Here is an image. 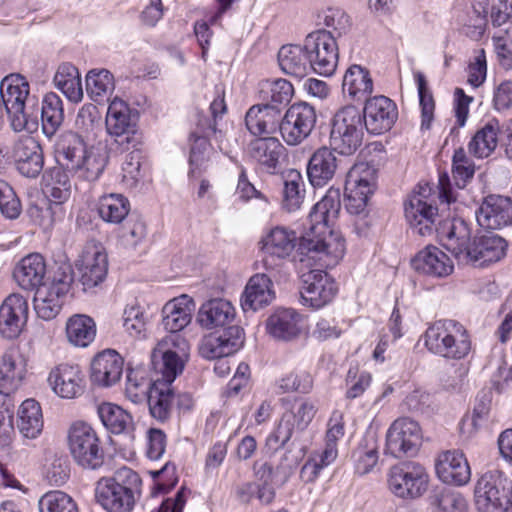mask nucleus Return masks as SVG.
I'll list each match as a JSON object with an SVG mask.
<instances>
[{"instance_id":"obj_22","label":"nucleus","mask_w":512,"mask_h":512,"mask_svg":"<svg viewBox=\"0 0 512 512\" xmlns=\"http://www.w3.org/2000/svg\"><path fill=\"white\" fill-rule=\"evenodd\" d=\"M438 238L442 246L448 250L459 263L466 256L471 244V230L468 224L461 218L445 219L436 228Z\"/></svg>"},{"instance_id":"obj_30","label":"nucleus","mask_w":512,"mask_h":512,"mask_svg":"<svg viewBox=\"0 0 512 512\" xmlns=\"http://www.w3.org/2000/svg\"><path fill=\"white\" fill-rule=\"evenodd\" d=\"M123 358L115 350L98 353L91 363V381L99 387L116 384L123 372Z\"/></svg>"},{"instance_id":"obj_13","label":"nucleus","mask_w":512,"mask_h":512,"mask_svg":"<svg viewBox=\"0 0 512 512\" xmlns=\"http://www.w3.org/2000/svg\"><path fill=\"white\" fill-rule=\"evenodd\" d=\"M429 476L425 468L414 462L392 466L387 473V486L391 494L404 500L421 497L428 488Z\"/></svg>"},{"instance_id":"obj_47","label":"nucleus","mask_w":512,"mask_h":512,"mask_svg":"<svg viewBox=\"0 0 512 512\" xmlns=\"http://www.w3.org/2000/svg\"><path fill=\"white\" fill-rule=\"evenodd\" d=\"M43 192L53 203L62 204L71 194V181L67 170L54 167L43 176Z\"/></svg>"},{"instance_id":"obj_10","label":"nucleus","mask_w":512,"mask_h":512,"mask_svg":"<svg viewBox=\"0 0 512 512\" xmlns=\"http://www.w3.org/2000/svg\"><path fill=\"white\" fill-rule=\"evenodd\" d=\"M67 443L71 456L82 468L96 470L103 465L104 452L100 439L88 423L74 422L68 430Z\"/></svg>"},{"instance_id":"obj_24","label":"nucleus","mask_w":512,"mask_h":512,"mask_svg":"<svg viewBox=\"0 0 512 512\" xmlns=\"http://www.w3.org/2000/svg\"><path fill=\"white\" fill-rule=\"evenodd\" d=\"M29 315V305L22 295L10 294L0 306V334L8 339L20 335Z\"/></svg>"},{"instance_id":"obj_4","label":"nucleus","mask_w":512,"mask_h":512,"mask_svg":"<svg viewBox=\"0 0 512 512\" xmlns=\"http://www.w3.org/2000/svg\"><path fill=\"white\" fill-rule=\"evenodd\" d=\"M424 346L433 355L446 360H462L472 349L471 337L461 323L444 319L432 323L425 331Z\"/></svg>"},{"instance_id":"obj_61","label":"nucleus","mask_w":512,"mask_h":512,"mask_svg":"<svg viewBox=\"0 0 512 512\" xmlns=\"http://www.w3.org/2000/svg\"><path fill=\"white\" fill-rule=\"evenodd\" d=\"M147 317L144 309L138 304L128 305L123 313V327L133 336L140 337L146 331Z\"/></svg>"},{"instance_id":"obj_64","label":"nucleus","mask_w":512,"mask_h":512,"mask_svg":"<svg viewBox=\"0 0 512 512\" xmlns=\"http://www.w3.org/2000/svg\"><path fill=\"white\" fill-rule=\"evenodd\" d=\"M334 461L335 459L324 458V452L321 450L313 451L300 470L301 480L305 483L314 482L320 472Z\"/></svg>"},{"instance_id":"obj_1","label":"nucleus","mask_w":512,"mask_h":512,"mask_svg":"<svg viewBox=\"0 0 512 512\" xmlns=\"http://www.w3.org/2000/svg\"><path fill=\"white\" fill-rule=\"evenodd\" d=\"M340 209V194L329 191L314 205L309 215L310 227L300 238L294 230L284 226L265 231L259 242L264 268L267 271L278 270L292 255L297 242L301 262L326 268L338 264L345 255L346 241L342 233L331 226Z\"/></svg>"},{"instance_id":"obj_59","label":"nucleus","mask_w":512,"mask_h":512,"mask_svg":"<svg viewBox=\"0 0 512 512\" xmlns=\"http://www.w3.org/2000/svg\"><path fill=\"white\" fill-rule=\"evenodd\" d=\"M40 512H79L74 499L60 490L45 493L38 502Z\"/></svg>"},{"instance_id":"obj_16","label":"nucleus","mask_w":512,"mask_h":512,"mask_svg":"<svg viewBox=\"0 0 512 512\" xmlns=\"http://www.w3.org/2000/svg\"><path fill=\"white\" fill-rule=\"evenodd\" d=\"M306 49L309 54L311 71L330 76L338 62V48L335 36L330 31L318 30L306 37Z\"/></svg>"},{"instance_id":"obj_17","label":"nucleus","mask_w":512,"mask_h":512,"mask_svg":"<svg viewBox=\"0 0 512 512\" xmlns=\"http://www.w3.org/2000/svg\"><path fill=\"white\" fill-rule=\"evenodd\" d=\"M431 188L428 185L419 186L404 204L405 218L410 226L422 236L433 232L438 209L430 199Z\"/></svg>"},{"instance_id":"obj_60","label":"nucleus","mask_w":512,"mask_h":512,"mask_svg":"<svg viewBox=\"0 0 512 512\" xmlns=\"http://www.w3.org/2000/svg\"><path fill=\"white\" fill-rule=\"evenodd\" d=\"M414 80L417 85L418 95H419V102L421 107V117L422 122L421 126L423 128H429L430 124L433 120L434 116V109H435V103L432 96V93L430 92L426 78L424 74L420 71L414 72Z\"/></svg>"},{"instance_id":"obj_36","label":"nucleus","mask_w":512,"mask_h":512,"mask_svg":"<svg viewBox=\"0 0 512 512\" xmlns=\"http://www.w3.org/2000/svg\"><path fill=\"white\" fill-rule=\"evenodd\" d=\"M281 112L269 104L253 105L245 115V126L254 136L270 135L280 130Z\"/></svg>"},{"instance_id":"obj_56","label":"nucleus","mask_w":512,"mask_h":512,"mask_svg":"<svg viewBox=\"0 0 512 512\" xmlns=\"http://www.w3.org/2000/svg\"><path fill=\"white\" fill-rule=\"evenodd\" d=\"M114 88V77L108 70H91L86 76L87 94L95 102L103 101Z\"/></svg>"},{"instance_id":"obj_23","label":"nucleus","mask_w":512,"mask_h":512,"mask_svg":"<svg viewBox=\"0 0 512 512\" xmlns=\"http://www.w3.org/2000/svg\"><path fill=\"white\" fill-rule=\"evenodd\" d=\"M244 343L243 332L238 326H229L221 334L211 333L199 343V354L205 359L228 357L237 352Z\"/></svg>"},{"instance_id":"obj_19","label":"nucleus","mask_w":512,"mask_h":512,"mask_svg":"<svg viewBox=\"0 0 512 512\" xmlns=\"http://www.w3.org/2000/svg\"><path fill=\"white\" fill-rule=\"evenodd\" d=\"M337 291L335 281L325 271L312 270L303 276L301 303L318 310L329 304Z\"/></svg>"},{"instance_id":"obj_53","label":"nucleus","mask_w":512,"mask_h":512,"mask_svg":"<svg viewBox=\"0 0 512 512\" xmlns=\"http://www.w3.org/2000/svg\"><path fill=\"white\" fill-rule=\"evenodd\" d=\"M41 112L43 132L47 137H52L64 120L61 98L52 92L46 94L42 102Z\"/></svg>"},{"instance_id":"obj_44","label":"nucleus","mask_w":512,"mask_h":512,"mask_svg":"<svg viewBox=\"0 0 512 512\" xmlns=\"http://www.w3.org/2000/svg\"><path fill=\"white\" fill-rule=\"evenodd\" d=\"M473 11L477 15L474 26L482 30L490 14L494 26L505 24L512 16V0H497L490 6L489 0H477L473 5Z\"/></svg>"},{"instance_id":"obj_32","label":"nucleus","mask_w":512,"mask_h":512,"mask_svg":"<svg viewBox=\"0 0 512 512\" xmlns=\"http://www.w3.org/2000/svg\"><path fill=\"white\" fill-rule=\"evenodd\" d=\"M413 268L425 275L437 278L449 276L454 265L449 256L436 246H426L412 259Z\"/></svg>"},{"instance_id":"obj_55","label":"nucleus","mask_w":512,"mask_h":512,"mask_svg":"<svg viewBox=\"0 0 512 512\" xmlns=\"http://www.w3.org/2000/svg\"><path fill=\"white\" fill-rule=\"evenodd\" d=\"M345 435V421L344 415L339 410H334L327 422V429L325 433V445L321 449L324 452V458L337 459L338 457V442Z\"/></svg>"},{"instance_id":"obj_38","label":"nucleus","mask_w":512,"mask_h":512,"mask_svg":"<svg viewBox=\"0 0 512 512\" xmlns=\"http://www.w3.org/2000/svg\"><path fill=\"white\" fill-rule=\"evenodd\" d=\"M247 151L265 171L273 173L284 155L285 147L275 137H259L250 141Z\"/></svg>"},{"instance_id":"obj_40","label":"nucleus","mask_w":512,"mask_h":512,"mask_svg":"<svg viewBox=\"0 0 512 512\" xmlns=\"http://www.w3.org/2000/svg\"><path fill=\"white\" fill-rule=\"evenodd\" d=\"M278 63L281 70L292 77L302 79L311 72L309 54L304 45H284L278 52Z\"/></svg>"},{"instance_id":"obj_39","label":"nucleus","mask_w":512,"mask_h":512,"mask_svg":"<svg viewBox=\"0 0 512 512\" xmlns=\"http://www.w3.org/2000/svg\"><path fill=\"white\" fill-rule=\"evenodd\" d=\"M300 320V315L294 309H277L267 319V333L277 340H292L300 334Z\"/></svg>"},{"instance_id":"obj_34","label":"nucleus","mask_w":512,"mask_h":512,"mask_svg":"<svg viewBox=\"0 0 512 512\" xmlns=\"http://www.w3.org/2000/svg\"><path fill=\"white\" fill-rule=\"evenodd\" d=\"M195 302L192 297L183 294L168 301L162 308V323L171 334L183 330L192 319Z\"/></svg>"},{"instance_id":"obj_46","label":"nucleus","mask_w":512,"mask_h":512,"mask_svg":"<svg viewBox=\"0 0 512 512\" xmlns=\"http://www.w3.org/2000/svg\"><path fill=\"white\" fill-rule=\"evenodd\" d=\"M501 129L497 119H491L481 127L468 144V151L477 158H486L498 145V134Z\"/></svg>"},{"instance_id":"obj_37","label":"nucleus","mask_w":512,"mask_h":512,"mask_svg":"<svg viewBox=\"0 0 512 512\" xmlns=\"http://www.w3.org/2000/svg\"><path fill=\"white\" fill-rule=\"evenodd\" d=\"M333 150V148L322 147L310 157L307 175L312 186L323 187L333 179L338 167L337 157Z\"/></svg>"},{"instance_id":"obj_3","label":"nucleus","mask_w":512,"mask_h":512,"mask_svg":"<svg viewBox=\"0 0 512 512\" xmlns=\"http://www.w3.org/2000/svg\"><path fill=\"white\" fill-rule=\"evenodd\" d=\"M140 486L139 475L128 467H121L112 477H102L96 482L95 498L107 512H131Z\"/></svg>"},{"instance_id":"obj_14","label":"nucleus","mask_w":512,"mask_h":512,"mask_svg":"<svg viewBox=\"0 0 512 512\" xmlns=\"http://www.w3.org/2000/svg\"><path fill=\"white\" fill-rule=\"evenodd\" d=\"M138 112L119 97L113 98L107 109L105 128L115 142L135 146L138 142Z\"/></svg>"},{"instance_id":"obj_27","label":"nucleus","mask_w":512,"mask_h":512,"mask_svg":"<svg viewBox=\"0 0 512 512\" xmlns=\"http://www.w3.org/2000/svg\"><path fill=\"white\" fill-rule=\"evenodd\" d=\"M438 478L446 484L463 486L471 478V470L465 455L458 450H448L438 455L435 463Z\"/></svg>"},{"instance_id":"obj_2","label":"nucleus","mask_w":512,"mask_h":512,"mask_svg":"<svg viewBox=\"0 0 512 512\" xmlns=\"http://www.w3.org/2000/svg\"><path fill=\"white\" fill-rule=\"evenodd\" d=\"M58 164L82 181L94 182L103 174L108 163L107 152L96 146H88L78 136L62 133L55 143Z\"/></svg>"},{"instance_id":"obj_5","label":"nucleus","mask_w":512,"mask_h":512,"mask_svg":"<svg viewBox=\"0 0 512 512\" xmlns=\"http://www.w3.org/2000/svg\"><path fill=\"white\" fill-rule=\"evenodd\" d=\"M29 84L20 74L6 76L0 83V99L15 132H33L37 122L26 112Z\"/></svg>"},{"instance_id":"obj_20","label":"nucleus","mask_w":512,"mask_h":512,"mask_svg":"<svg viewBox=\"0 0 512 512\" xmlns=\"http://www.w3.org/2000/svg\"><path fill=\"white\" fill-rule=\"evenodd\" d=\"M366 130L373 135L389 131L398 119V108L390 98L379 95L366 99L363 108Z\"/></svg>"},{"instance_id":"obj_15","label":"nucleus","mask_w":512,"mask_h":512,"mask_svg":"<svg viewBox=\"0 0 512 512\" xmlns=\"http://www.w3.org/2000/svg\"><path fill=\"white\" fill-rule=\"evenodd\" d=\"M422 441L419 424L407 417L396 419L386 433L385 453L394 458L413 456Z\"/></svg>"},{"instance_id":"obj_6","label":"nucleus","mask_w":512,"mask_h":512,"mask_svg":"<svg viewBox=\"0 0 512 512\" xmlns=\"http://www.w3.org/2000/svg\"><path fill=\"white\" fill-rule=\"evenodd\" d=\"M23 369L17 362L13 351H6L0 356V446L10 442L13 427L10 422L14 402L11 393L20 386Z\"/></svg>"},{"instance_id":"obj_43","label":"nucleus","mask_w":512,"mask_h":512,"mask_svg":"<svg viewBox=\"0 0 512 512\" xmlns=\"http://www.w3.org/2000/svg\"><path fill=\"white\" fill-rule=\"evenodd\" d=\"M43 414L40 404L34 399H26L17 411L16 426L27 439L37 438L43 430Z\"/></svg>"},{"instance_id":"obj_42","label":"nucleus","mask_w":512,"mask_h":512,"mask_svg":"<svg viewBox=\"0 0 512 512\" xmlns=\"http://www.w3.org/2000/svg\"><path fill=\"white\" fill-rule=\"evenodd\" d=\"M146 401L151 416L158 421H166L170 418L175 405L172 386L167 382L154 380Z\"/></svg>"},{"instance_id":"obj_63","label":"nucleus","mask_w":512,"mask_h":512,"mask_svg":"<svg viewBox=\"0 0 512 512\" xmlns=\"http://www.w3.org/2000/svg\"><path fill=\"white\" fill-rule=\"evenodd\" d=\"M278 387L283 393H309L313 387V379L309 372H292L278 381Z\"/></svg>"},{"instance_id":"obj_29","label":"nucleus","mask_w":512,"mask_h":512,"mask_svg":"<svg viewBox=\"0 0 512 512\" xmlns=\"http://www.w3.org/2000/svg\"><path fill=\"white\" fill-rule=\"evenodd\" d=\"M48 383L56 395L72 399L84 391V374L78 365L60 364L50 371Z\"/></svg>"},{"instance_id":"obj_57","label":"nucleus","mask_w":512,"mask_h":512,"mask_svg":"<svg viewBox=\"0 0 512 512\" xmlns=\"http://www.w3.org/2000/svg\"><path fill=\"white\" fill-rule=\"evenodd\" d=\"M152 384L143 370H130L126 376L125 395L134 404L143 403L148 398Z\"/></svg>"},{"instance_id":"obj_25","label":"nucleus","mask_w":512,"mask_h":512,"mask_svg":"<svg viewBox=\"0 0 512 512\" xmlns=\"http://www.w3.org/2000/svg\"><path fill=\"white\" fill-rule=\"evenodd\" d=\"M506 248V241L496 234L476 236L467 250L469 255L461 263L483 267L501 260L506 254Z\"/></svg>"},{"instance_id":"obj_21","label":"nucleus","mask_w":512,"mask_h":512,"mask_svg":"<svg viewBox=\"0 0 512 512\" xmlns=\"http://www.w3.org/2000/svg\"><path fill=\"white\" fill-rule=\"evenodd\" d=\"M438 238L442 246L448 250L459 263L466 256L471 244V230L468 224L461 218L445 219L436 228Z\"/></svg>"},{"instance_id":"obj_7","label":"nucleus","mask_w":512,"mask_h":512,"mask_svg":"<svg viewBox=\"0 0 512 512\" xmlns=\"http://www.w3.org/2000/svg\"><path fill=\"white\" fill-rule=\"evenodd\" d=\"M478 512H507L512 507V481L499 470L480 476L474 488Z\"/></svg>"},{"instance_id":"obj_9","label":"nucleus","mask_w":512,"mask_h":512,"mask_svg":"<svg viewBox=\"0 0 512 512\" xmlns=\"http://www.w3.org/2000/svg\"><path fill=\"white\" fill-rule=\"evenodd\" d=\"M73 281L71 268L61 267L49 281L35 290L33 306L39 318L49 321L60 313Z\"/></svg>"},{"instance_id":"obj_58","label":"nucleus","mask_w":512,"mask_h":512,"mask_svg":"<svg viewBox=\"0 0 512 512\" xmlns=\"http://www.w3.org/2000/svg\"><path fill=\"white\" fill-rule=\"evenodd\" d=\"M304 181L296 170H290L284 177L283 203L288 211L300 208L304 199Z\"/></svg>"},{"instance_id":"obj_41","label":"nucleus","mask_w":512,"mask_h":512,"mask_svg":"<svg viewBox=\"0 0 512 512\" xmlns=\"http://www.w3.org/2000/svg\"><path fill=\"white\" fill-rule=\"evenodd\" d=\"M372 91L373 80L369 71L361 65H351L343 76L342 92L344 97L352 101H362Z\"/></svg>"},{"instance_id":"obj_28","label":"nucleus","mask_w":512,"mask_h":512,"mask_svg":"<svg viewBox=\"0 0 512 512\" xmlns=\"http://www.w3.org/2000/svg\"><path fill=\"white\" fill-rule=\"evenodd\" d=\"M80 279L85 288H93L101 283L108 271V260L100 245H87L77 264Z\"/></svg>"},{"instance_id":"obj_26","label":"nucleus","mask_w":512,"mask_h":512,"mask_svg":"<svg viewBox=\"0 0 512 512\" xmlns=\"http://www.w3.org/2000/svg\"><path fill=\"white\" fill-rule=\"evenodd\" d=\"M478 224L485 229H501L512 224V201L504 196H487L476 212Z\"/></svg>"},{"instance_id":"obj_51","label":"nucleus","mask_w":512,"mask_h":512,"mask_svg":"<svg viewBox=\"0 0 512 512\" xmlns=\"http://www.w3.org/2000/svg\"><path fill=\"white\" fill-rule=\"evenodd\" d=\"M97 413L104 427L113 434L127 432L133 425L132 416L116 404L102 403Z\"/></svg>"},{"instance_id":"obj_50","label":"nucleus","mask_w":512,"mask_h":512,"mask_svg":"<svg viewBox=\"0 0 512 512\" xmlns=\"http://www.w3.org/2000/svg\"><path fill=\"white\" fill-rule=\"evenodd\" d=\"M101 130V115L93 104L83 105L75 119V131H67L78 136L85 143L94 140Z\"/></svg>"},{"instance_id":"obj_11","label":"nucleus","mask_w":512,"mask_h":512,"mask_svg":"<svg viewBox=\"0 0 512 512\" xmlns=\"http://www.w3.org/2000/svg\"><path fill=\"white\" fill-rule=\"evenodd\" d=\"M377 171L368 163H357L348 172L345 183L346 209L365 216L369 197L376 189Z\"/></svg>"},{"instance_id":"obj_45","label":"nucleus","mask_w":512,"mask_h":512,"mask_svg":"<svg viewBox=\"0 0 512 512\" xmlns=\"http://www.w3.org/2000/svg\"><path fill=\"white\" fill-rule=\"evenodd\" d=\"M66 337L68 342L75 347L85 348L89 346L96 337V323L88 315L75 314L66 322Z\"/></svg>"},{"instance_id":"obj_18","label":"nucleus","mask_w":512,"mask_h":512,"mask_svg":"<svg viewBox=\"0 0 512 512\" xmlns=\"http://www.w3.org/2000/svg\"><path fill=\"white\" fill-rule=\"evenodd\" d=\"M317 120L314 107L306 102L294 103L280 120V133L288 145L300 144L312 132Z\"/></svg>"},{"instance_id":"obj_62","label":"nucleus","mask_w":512,"mask_h":512,"mask_svg":"<svg viewBox=\"0 0 512 512\" xmlns=\"http://www.w3.org/2000/svg\"><path fill=\"white\" fill-rule=\"evenodd\" d=\"M295 425L293 415L284 413L278 426L269 434L266 439V445L270 450L277 451L284 447L291 439Z\"/></svg>"},{"instance_id":"obj_8","label":"nucleus","mask_w":512,"mask_h":512,"mask_svg":"<svg viewBox=\"0 0 512 512\" xmlns=\"http://www.w3.org/2000/svg\"><path fill=\"white\" fill-rule=\"evenodd\" d=\"M364 120L359 109L346 105L333 116L330 132L331 147L340 154H353L362 144Z\"/></svg>"},{"instance_id":"obj_35","label":"nucleus","mask_w":512,"mask_h":512,"mask_svg":"<svg viewBox=\"0 0 512 512\" xmlns=\"http://www.w3.org/2000/svg\"><path fill=\"white\" fill-rule=\"evenodd\" d=\"M275 291L271 279L266 274L252 276L242 294L241 306L246 311H257L271 304Z\"/></svg>"},{"instance_id":"obj_33","label":"nucleus","mask_w":512,"mask_h":512,"mask_svg":"<svg viewBox=\"0 0 512 512\" xmlns=\"http://www.w3.org/2000/svg\"><path fill=\"white\" fill-rule=\"evenodd\" d=\"M46 275V263L38 253L23 257L13 269V278L23 290L33 291L42 286Z\"/></svg>"},{"instance_id":"obj_54","label":"nucleus","mask_w":512,"mask_h":512,"mask_svg":"<svg viewBox=\"0 0 512 512\" xmlns=\"http://www.w3.org/2000/svg\"><path fill=\"white\" fill-rule=\"evenodd\" d=\"M129 201L121 194H107L98 201V213L107 223L118 224L128 215Z\"/></svg>"},{"instance_id":"obj_52","label":"nucleus","mask_w":512,"mask_h":512,"mask_svg":"<svg viewBox=\"0 0 512 512\" xmlns=\"http://www.w3.org/2000/svg\"><path fill=\"white\" fill-rule=\"evenodd\" d=\"M189 154V177L200 176L208 168V163L214 155L213 148L206 137L192 133Z\"/></svg>"},{"instance_id":"obj_12","label":"nucleus","mask_w":512,"mask_h":512,"mask_svg":"<svg viewBox=\"0 0 512 512\" xmlns=\"http://www.w3.org/2000/svg\"><path fill=\"white\" fill-rule=\"evenodd\" d=\"M188 348L187 341L179 334H170L163 338L152 353L154 368L161 374V378L156 380L171 385L184 369Z\"/></svg>"},{"instance_id":"obj_48","label":"nucleus","mask_w":512,"mask_h":512,"mask_svg":"<svg viewBox=\"0 0 512 512\" xmlns=\"http://www.w3.org/2000/svg\"><path fill=\"white\" fill-rule=\"evenodd\" d=\"M54 84L69 101L78 103L83 99V88L78 69L71 63H62L54 75Z\"/></svg>"},{"instance_id":"obj_31","label":"nucleus","mask_w":512,"mask_h":512,"mask_svg":"<svg viewBox=\"0 0 512 512\" xmlns=\"http://www.w3.org/2000/svg\"><path fill=\"white\" fill-rule=\"evenodd\" d=\"M236 315L234 306L228 300L215 298L204 302L198 309L196 322L206 330L230 325Z\"/></svg>"},{"instance_id":"obj_49","label":"nucleus","mask_w":512,"mask_h":512,"mask_svg":"<svg viewBox=\"0 0 512 512\" xmlns=\"http://www.w3.org/2000/svg\"><path fill=\"white\" fill-rule=\"evenodd\" d=\"M355 473L364 476L374 471L379 462V445L375 435H366L353 452Z\"/></svg>"}]
</instances>
